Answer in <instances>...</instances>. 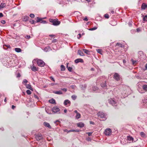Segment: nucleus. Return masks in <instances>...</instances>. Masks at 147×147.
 Returning a JSON list of instances; mask_svg holds the SVG:
<instances>
[{"label": "nucleus", "instance_id": "obj_1", "mask_svg": "<svg viewBox=\"0 0 147 147\" xmlns=\"http://www.w3.org/2000/svg\"><path fill=\"white\" fill-rule=\"evenodd\" d=\"M49 22L52 23V24L55 26H57L60 24V22L58 21L57 19L50 18L49 19Z\"/></svg>", "mask_w": 147, "mask_h": 147}, {"label": "nucleus", "instance_id": "obj_2", "mask_svg": "<svg viewBox=\"0 0 147 147\" xmlns=\"http://www.w3.org/2000/svg\"><path fill=\"white\" fill-rule=\"evenodd\" d=\"M112 133V131L110 128L106 129L104 132V134L105 135L109 136L111 135Z\"/></svg>", "mask_w": 147, "mask_h": 147}, {"label": "nucleus", "instance_id": "obj_3", "mask_svg": "<svg viewBox=\"0 0 147 147\" xmlns=\"http://www.w3.org/2000/svg\"><path fill=\"white\" fill-rule=\"evenodd\" d=\"M37 64L39 66L41 67H43L45 64V63L44 62L40 59H39L37 60Z\"/></svg>", "mask_w": 147, "mask_h": 147}, {"label": "nucleus", "instance_id": "obj_4", "mask_svg": "<svg viewBox=\"0 0 147 147\" xmlns=\"http://www.w3.org/2000/svg\"><path fill=\"white\" fill-rule=\"evenodd\" d=\"M114 78L117 81H119L120 79L119 75L117 73H115L113 76Z\"/></svg>", "mask_w": 147, "mask_h": 147}, {"label": "nucleus", "instance_id": "obj_5", "mask_svg": "<svg viewBox=\"0 0 147 147\" xmlns=\"http://www.w3.org/2000/svg\"><path fill=\"white\" fill-rule=\"evenodd\" d=\"M98 117H99L100 118H105V114L103 113V112H99L97 114Z\"/></svg>", "mask_w": 147, "mask_h": 147}, {"label": "nucleus", "instance_id": "obj_6", "mask_svg": "<svg viewBox=\"0 0 147 147\" xmlns=\"http://www.w3.org/2000/svg\"><path fill=\"white\" fill-rule=\"evenodd\" d=\"M109 101L110 103L112 105L114 106H116L117 105V102L113 99L111 98L109 100Z\"/></svg>", "mask_w": 147, "mask_h": 147}, {"label": "nucleus", "instance_id": "obj_7", "mask_svg": "<svg viewBox=\"0 0 147 147\" xmlns=\"http://www.w3.org/2000/svg\"><path fill=\"white\" fill-rule=\"evenodd\" d=\"M37 140L39 141L42 138V137L41 134H38L35 136Z\"/></svg>", "mask_w": 147, "mask_h": 147}, {"label": "nucleus", "instance_id": "obj_8", "mask_svg": "<svg viewBox=\"0 0 147 147\" xmlns=\"http://www.w3.org/2000/svg\"><path fill=\"white\" fill-rule=\"evenodd\" d=\"M52 111L53 112L55 113H57L60 111V110L59 108L57 107H53L52 109Z\"/></svg>", "mask_w": 147, "mask_h": 147}, {"label": "nucleus", "instance_id": "obj_9", "mask_svg": "<svg viewBox=\"0 0 147 147\" xmlns=\"http://www.w3.org/2000/svg\"><path fill=\"white\" fill-rule=\"evenodd\" d=\"M29 17L27 16H24L22 17V20L24 22H27L29 19Z\"/></svg>", "mask_w": 147, "mask_h": 147}, {"label": "nucleus", "instance_id": "obj_10", "mask_svg": "<svg viewBox=\"0 0 147 147\" xmlns=\"http://www.w3.org/2000/svg\"><path fill=\"white\" fill-rule=\"evenodd\" d=\"M75 62L76 63H78L79 62L82 63L83 62V60L81 59H78L75 60Z\"/></svg>", "mask_w": 147, "mask_h": 147}, {"label": "nucleus", "instance_id": "obj_11", "mask_svg": "<svg viewBox=\"0 0 147 147\" xmlns=\"http://www.w3.org/2000/svg\"><path fill=\"white\" fill-rule=\"evenodd\" d=\"M77 125L78 127L81 128L84 127V123L81 122L77 123Z\"/></svg>", "mask_w": 147, "mask_h": 147}, {"label": "nucleus", "instance_id": "obj_12", "mask_svg": "<svg viewBox=\"0 0 147 147\" xmlns=\"http://www.w3.org/2000/svg\"><path fill=\"white\" fill-rule=\"evenodd\" d=\"M43 124L44 126L49 127V128H51V127L49 123H47L46 122H44L43 123Z\"/></svg>", "mask_w": 147, "mask_h": 147}, {"label": "nucleus", "instance_id": "obj_13", "mask_svg": "<svg viewBox=\"0 0 147 147\" xmlns=\"http://www.w3.org/2000/svg\"><path fill=\"white\" fill-rule=\"evenodd\" d=\"M53 92L55 94H63L61 90L59 91H54Z\"/></svg>", "mask_w": 147, "mask_h": 147}, {"label": "nucleus", "instance_id": "obj_14", "mask_svg": "<svg viewBox=\"0 0 147 147\" xmlns=\"http://www.w3.org/2000/svg\"><path fill=\"white\" fill-rule=\"evenodd\" d=\"M147 7V5H146L144 3H143L142 5L141 8L142 9L144 10Z\"/></svg>", "mask_w": 147, "mask_h": 147}, {"label": "nucleus", "instance_id": "obj_15", "mask_svg": "<svg viewBox=\"0 0 147 147\" xmlns=\"http://www.w3.org/2000/svg\"><path fill=\"white\" fill-rule=\"evenodd\" d=\"M32 70L35 71L38 70V68L34 66H33L32 67H31Z\"/></svg>", "mask_w": 147, "mask_h": 147}, {"label": "nucleus", "instance_id": "obj_16", "mask_svg": "<svg viewBox=\"0 0 147 147\" xmlns=\"http://www.w3.org/2000/svg\"><path fill=\"white\" fill-rule=\"evenodd\" d=\"M78 53L80 56H83L84 55V53L80 50H78Z\"/></svg>", "mask_w": 147, "mask_h": 147}, {"label": "nucleus", "instance_id": "obj_17", "mask_svg": "<svg viewBox=\"0 0 147 147\" xmlns=\"http://www.w3.org/2000/svg\"><path fill=\"white\" fill-rule=\"evenodd\" d=\"M71 103L68 100H65L64 102V104L65 105H67L68 104H70Z\"/></svg>", "mask_w": 147, "mask_h": 147}, {"label": "nucleus", "instance_id": "obj_18", "mask_svg": "<svg viewBox=\"0 0 147 147\" xmlns=\"http://www.w3.org/2000/svg\"><path fill=\"white\" fill-rule=\"evenodd\" d=\"M26 88L28 89H30V90L33 91V89L32 88L31 85L30 84H27L26 86Z\"/></svg>", "mask_w": 147, "mask_h": 147}, {"label": "nucleus", "instance_id": "obj_19", "mask_svg": "<svg viewBox=\"0 0 147 147\" xmlns=\"http://www.w3.org/2000/svg\"><path fill=\"white\" fill-rule=\"evenodd\" d=\"M6 6V4L5 3H1L0 5V9L3 8Z\"/></svg>", "mask_w": 147, "mask_h": 147}, {"label": "nucleus", "instance_id": "obj_20", "mask_svg": "<svg viewBox=\"0 0 147 147\" xmlns=\"http://www.w3.org/2000/svg\"><path fill=\"white\" fill-rule=\"evenodd\" d=\"M15 51L17 53L20 52L22 51V50L21 49L18 48H15Z\"/></svg>", "mask_w": 147, "mask_h": 147}, {"label": "nucleus", "instance_id": "obj_21", "mask_svg": "<svg viewBox=\"0 0 147 147\" xmlns=\"http://www.w3.org/2000/svg\"><path fill=\"white\" fill-rule=\"evenodd\" d=\"M49 102L51 103L54 104L55 103V101L53 99H52L49 100Z\"/></svg>", "mask_w": 147, "mask_h": 147}, {"label": "nucleus", "instance_id": "obj_22", "mask_svg": "<svg viewBox=\"0 0 147 147\" xmlns=\"http://www.w3.org/2000/svg\"><path fill=\"white\" fill-rule=\"evenodd\" d=\"M83 50L85 53L88 55L89 54V51L88 50L86 49H83Z\"/></svg>", "mask_w": 147, "mask_h": 147}, {"label": "nucleus", "instance_id": "obj_23", "mask_svg": "<svg viewBox=\"0 0 147 147\" xmlns=\"http://www.w3.org/2000/svg\"><path fill=\"white\" fill-rule=\"evenodd\" d=\"M101 87L104 88H105L106 86V82H103L102 83H101Z\"/></svg>", "mask_w": 147, "mask_h": 147}, {"label": "nucleus", "instance_id": "obj_24", "mask_svg": "<svg viewBox=\"0 0 147 147\" xmlns=\"http://www.w3.org/2000/svg\"><path fill=\"white\" fill-rule=\"evenodd\" d=\"M138 57L140 58H141V56L142 55H143V52L142 51H139L138 53Z\"/></svg>", "mask_w": 147, "mask_h": 147}, {"label": "nucleus", "instance_id": "obj_25", "mask_svg": "<svg viewBox=\"0 0 147 147\" xmlns=\"http://www.w3.org/2000/svg\"><path fill=\"white\" fill-rule=\"evenodd\" d=\"M143 89L146 91H147V85H144L142 86Z\"/></svg>", "mask_w": 147, "mask_h": 147}, {"label": "nucleus", "instance_id": "obj_26", "mask_svg": "<svg viewBox=\"0 0 147 147\" xmlns=\"http://www.w3.org/2000/svg\"><path fill=\"white\" fill-rule=\"evenodd\" d=\"M42 18H39L38 17L37 18V20H36V22H40L42 20Z\"/></svg>", "mask_w": 147, "mask_h": 147}, {"label": "nucleus", "instance_id": "obj_27", "mask_svg": "<svg viewBox=\"0 0 147 147\" xmlns=\"http://www.w3.org/2000/svg\"><path fill=\"white\" fill-rule=\"evenodd\" d=\"M68 63L67 64V68L68 70L69 71H72V68L71 67H68Z\"/></svg>", "mask_w": 147, "mask_h": 147}, {"label": "nucleus", "instance_id": "obj_28", "mask_svg": "<svg viewBox=\"0 0 147 147\" xmlns=\"http://www.w3.org/2000/svg\"><path fill=\"white\" fill-rule=\"evenodd\" d=\"M80 114L79 113H78L77 114H76V119H78L80 118Z\"/></svg>", "mask_w": 147, "mask_h": 147}, {"label": "nucleus", "instance_id": "obj_29", "mask_svg": "<svg viewBox=\"0 0 147 147\" xmlns=\"http://www.w3.org/2000/svg\"><path fill=\"white\" fill-rule=\"evenodd\" d=\"M140 135L141 137H145V134L143 132H141L140 133Z\"/></svg>", "mask_w": 147, "mask_h": 147}, {"label": "nucleus", "instance_id": "obj_30", "mask_svg": "<svg viewBox=\"0 0 147 147\" xmlns=\"http://www.w3.org/2000/svg\"><path fill=\"white\" fill-rule=\"evenodd\" d=\"M143 20L144 21L147 22V15H145L143 18Z\"/></svg>", "mask_w": 147, "mask_h": 147}, {"label": "nucleus", "instance_id": "obj_31", "mask_svg": "<svg viewBox=\"0 0 147 147\" xmlns=\"http://www.w3.org/2000/svg\"><path fill=\"white\" fill-rule=\"evenodd\" d=\"M61 71H64L65 70V67L63 65H61Z\"/></svg>", "mask_w": 147, "mask_h": 147}, {"label": "nucleus", "instance_id": "obj_32", "mask_svg": "<svg viewBox=\"0 0 147 147\" xmlns=\"http://www.w3.org/2000/svg\"><path fill=\"white\" fill-rule=\"evenodd\" d=\"M71 97L73 100H75L77 96L74 95H73L71 96Z\"/></svg>", "mask_w": 147, "mask_h": 147}, {"label": "nucleus", "instance_id": "obj_33", "mask_svg": "<svg viewBox=\"0 0 147 147\" xmlns=\"http://www.w3.org/2000/svg\"><path fill=\"white\" fill-rule=\"evenodd\" d=\"M26 92L27 93V94H28V95L30 94L31 93V91L29 90H27Z\"/></svg>", "mask_w": 147, "mask_h": 147}, {"label": "nucleus", "instance_id": "obj_34", "mask_svg": "<svg viewBox=\"0 0 147 147\" xmlns=\"http://www.w3.org/2000/svg\"><path fill=\"white\" fill-rule=\"evenodd\" d=\"M97 27H94L93 28H91L89 29V30H96L97 29Z\"/></svg>", "mask_w": 147, "mask_h": 147}, {"label": "nucleus", "instance_id": "obj_35", "mask_svg": "<svg viewBox=\"0 0 147 147\" xmlns=\"http://www.w3.org/2000/svg\"><path fill=\"white\" fill-rule=\"evenodd\" d=\"M128 139L130 141H133V138L129 136L128 138Z\"/></svg>", "mask_w": 147, "mask_h": 147}, {"label": "nucleus", "instance_id": "obj_36", "mask_svg": "<svg viewBox=\"0 0 147 147\" xmlns=\"http://www.w3.org/2000/svg\"><path fill=\"white\" fill-rule=\"evenodd\" d=\"M97 52L98 53H99V54H101L102 52V51L101 49H98L97 50Z\"/></svg>", "mask_w": 147, "mask_h": 147}, {"label": "nucleus", "instance_id": "obj_37", "mask_svg": "<svg viewBox=\"0 0 147 147\" xmlns=\"http://www.w3.org/2000/svg\"><path fill=\"white\" fill-rule=\"evenodd\" d=\"M29 16L31 18H34V15L33 14H31Z\"/></svg>", "mask_w": 147, "mask_h": 147}, {"label": "nucleus", "instance_id": "obj_38", "mask_svg": "<svg viewBox=\"0 0 147 147\" xmlns=\"http://www.w3.org/2000/svg\"><path fill=\"white\" fill-rule=\"evenodd\" d=\"M41 23H43V24H46V23H47V22L46 21L43 20L42 19V21L41 22Z\"/></svg>", "mask_w": 147, "mask_h": 147}, {"label": "nucleus", "instance_id": "obj_39", "mask_svg": "<svg viewBox=\"0 0 147 147\" xmlns=\"http://www.w3.org/2000/svg\"><path fill=\"white\" fill-rule=\"evenodd\" d=\"M104 17L105 18L108 19L109 18V15L108 14H106L105 15Z\"/></svg>", "mask_w": 147, "mask_h": 147}, {"label": "nucleus", "instance_id": "obj_40", "mask_svg": "<svg viewBox=\"0 0 147 147\" xmlns=\"http://www.w3.org/2000/svg\"><path fill=\"white\" fill-rule=\"evenodd\" d=\"M71 131H76V132H78V131L77 130H69L67 131V132H71Z\"/></svg>", "mask_w": 147, "mask_h": 147}, {"label": "nucleus", "instance_id": "obj_41", "mask_svg": "<svg viewBox=\"0 0 147 147\" xmlns=\"http://www.w3.org/2000/svg\"><path fill=\"white\" fill-rule=\"evenodd\" d=\"M21 76V75H20V74L19 73H18L17 74V76H16V77H17V78H19Z\"/></svg>", "mask_w": 147, "mask_h": 147}, {"label": "nucleus", "instance_id": "obj_42", "mask_svg": "<svg viewBox=\"0 0 147 147\" xmlns=\"http://www.w3.org/2000/svg\"><path fill=\"white\" fill-rule=\"evenodd\" d=\"M34 96L35 98H36L37 99H39L37 95H36L35 94H34Z\"/></svg>", "mask_w": 147, "mask_h": 147}, {"label": "nucleus", "instance_id": "obj_43", "mask_svg": "<svg viewBox=\"0 0 147 147\" xmlns=\"http://www.w3.org/2000/svg\"><path fill=\"white\" fill-rule=\"evenodd\" d=\"M30 22L32 24H34V23L35 22L33 20L30 21Z\"/></svg>", "mask_w": 147, "mask_h": 147}, {"label": "nucleus", "instance_id": "obj_44", "mask_svg": "<svg viewBox=\"0 0 147 147\" xmlns=\"http://www.w3.org/2000/svg\"><path fill=\"white\" fill-rule=\"evenodd\" d=\"M116 45H117V46H119L120 47H122V45L121 44H120L119 43H117V44H116Z\"/></svg>", "mask_w": 147, "mask_h": 147}, {"label": "nucleus", "instance_id": "obj_45", "mask_svg": "<svg viewBox=\"0 0 147 147\" xmlns=\"http://www.w3.org/2000/svg\"><path fill=\"white\" fill-rule=\"evenodd\" d=\"M61 90L63 91H64L65 92H66L67 91V89L65 88H61Z\"/></svg>", "mask_w": 147, "mask_h": 147}, {"label": "nucleus", "instance_id": "obj_46", "mask_svg": "<svg viewBox=\"0 0 147 147\" xmlns=\"http://www.w3.org/2000/svg\"><path fill=\"white\" fill-rule=\"evenodd\" d=\"M28 82V81H27V80H26V79H24V80H23V83H26L27 82Z\"/></svg>", "mask_w": 147, "mask_h": 147}, {"label": "nucleus", "instance_id": "obj_47", "mask_svg": "<svg viewBox=\"0 0 147 147\" xmlns=\"http://www.w3.org/2000/svg\"><path fill=\"white\" fill-rule=\"evenodd\" d=\"M1 22L3 24H5V21L4 20H1Z\"/></svg>", "mask_w": 147, "mask_h": 147}, {"label": "nucleus", "instance_id": "obj_48", "mask_svg": "<svg viewBox=\"0 0 147 147\" xmlns=\"http://www.w3.org/2000/svg\"><path fill=\"white\" fill-rule=\"evenodd\" d=\"M50 78L54 82H55V80L54 79V78L52 77L51 76V77H50Z\"/></svg>", "mask_w": 147, "mask_h": 147}, {"label": "nucleus", "instance_id": "obj_49", "mask_svg": "<svg viewBox=\"0 0 147 147\" xmlns=\"http://www.w3.org/2000/svg\"><path fill=\"white\" fill-rule=\"evenodd\" d=\"M121 94L123 96H125V94H126L125 91L124 90V92L123 93H121Z\"/></svg>", "mask_w": 147, "mask_h": 147}, {"label": "nucleus", "instance_id": "obj_50", "mask_svg": "<svg viewBox=\"0 0 147 147\" xmlns=\"http://www.w3.org/2000/svg\"><path fill=\"white\" fill-rule=\"evenodd\" d=\"M30 35H27L25 37L26 38H30Z\"/></svg>", "mask_w": 147, "mask_h": 147}, {"label": "nucleus", "instance_id": "obj_51", "mask_svg": "<svg viewBox=\"0 0 147 147\" xmlns=\"http://www.w3.org/2000/svg\"><path fill=\"white\" fill-rule=\"evenodd\" d=\"M84 20L87 21H88V19L86 17L85 18H84Z\"/></svg>", "mask_w": 147, "mask_h": 147}, {"label": "nucleus", "instance_id": "obj_52", "mask_svg": "<svg viewBox=\"0 0 147 147\" xmlns=\"http://www.w3.org/2000/svg\"><path fill=\"white\" fill-rule=\"evenodd\" d=\"M88 136H91L92 133L91 132H88Z\"/></svg>", "mask_w": 147, "mask_h": 147}, {"label": "nucleus", "instance_id": "obj_53", "mask_svg": "<svg viewBox=\"0 0 147 147\" xmlns=\"http://www.w3.org/2000/svg\"><path fill=\"white\" fill-rule=\"evenodd\" d=\"M3 13H0V18L3 17Z\"/></svg>", "mask_w": 147, "mask_h": 147}, {"label": "nucleus", "instance_id": "obj_54", "mask_svg": "<svg viewBox=\"0 0 147 147\" xmlns=\"http://www.w3.org/2000/svg\"><path fill=\"white\" fill-rule=\"evenodd\" d=\"M57 41V40L55 39L52 40V42H56Z\"/></svg>", "mask_w": 147, "mask_h": 147}, {"label": "nucleus", "instance_id": "obj_55", "mask_svg": "<svg viewBox=\"0 0 147 147\" xmlns=\"http://www.w3.org/2000/svg\"><path fill=\"white\" fill-rule=\"evenodd\" d=\"M4 46H5L6 47H7L8 48L10 47V46L9 45H4Z\"/></svg>", "mask_w": 147, "mask_h": 147}, {"label": "nucleus", "instance_id": "obj_56", "mask_svg": "<svg viewBox=\"0 0 147 147\" xmlns=\"http://www.w3.org/2000/svg\"><path fill=\"white\" fill-rule=\"evenodd\" d=\"M16 107V106H14L13 105H12V109H14Z\"/></svg>", "mask_w": 147, "mask_h": 147}, {"label": "nucleus", "instance_id": "obj_57", "mask_svg": "<svg viewBox=\"0 0 147 147\" xmlns=\"http://www.w3.org/2000/svg\"><path fill=\"white\" fill-rule=\"evenodd\" d=\"M49 36L52 37H54L55 36V35H54L51 34L49 35Z\"/></svg>", "mask_w": 147, "mask_h": 147}, {"label": "nucleus", "instance_id": "obj_58", "mask_svg": "<svg viewBox=\"0 0 147 147\" xmlns=\"http://www.w3.org/2000/svg\"><path fill=\"white\" fill-rule=\"evenodd\" d=\"M78 35L79 36V37H78V39H79L80 37H81V34H78Z\"/></svg>", "mask_w": 147, "mask_h": 147}, {"label": "nucleus", "instance_id": "obj_59", "mask_svg": "<svg viewBox=\"0 0 147 147\" xmlns=\"http://www.w3.org/2000/svg\"><path fill=\"white\" fill-rule=\"evenodd\" d=\"M136 61H134L133 60H132V63L133 64H134L136 63Z\"/></svg>", "mask_w": 147, "mask_h": 147}, {"label": "nucleus", "instance_id": "obj_60", "mask_svg": "<svg viewBox=\"0 0 147 147\" xmlns=\"http://www.w3.org/2000/svg\"><path fill=\"white\" fill-rule=\"evenodd\" d=\"M74 112L76 113V114H77L78 113V112L77 110H75L74 111Z\"/></svg>", "mask_w": 147, "mask_h": 147}, {"label": "nucleus", "instance_id": "obj_61", "mask_svg": "<svg viewBox=\"0 0 147 147\" xmlns=\"http://www.w3.org/2000/svg\"><path fill=\"white\" fill-rule=\"evenodd\" d=\"M145 67L146 69H147V63L145 65Z\"/></svg>", "mask_w": 147, "mask_h": 147}, {"label": "nucleus", "instance_id": "obj_62", "mask_svg": "<svg viewBox=\"0 0 147 147\" xmlns=\"http://www.w3.org/2000/svg\"><path fill=\"white\" fill-rule=\"evenodd\" d=\"M64 112L65 113H66L67 112V110L66 109H64Z\"/></svg>", "mask_w": 147, "mask_h": 147}, {"label": "nucleus", "instance_id": "obj_63", "mask_svg": "<svg viewBox=\"0 0 147 147\" xmlns=\"http://www.w3.org/2000/svg\"><path fill=\"white\" fill-rule=\"evenodd\" d=\"M57 122H59V120H57V121H55L54 122V123H56Z\"/></svg>", "mask_w": 147, "mask_h": 147}, {"label": "nucleus", "instance_id": "obj_64", "mask_svg": "<svg viewBox=\"0 0 147 147\" xmlns=\"http://www.w3.org/2000/svg\"><path fill=\"white\" fill-rule=\"evenodd\" d=\"M111 12L113 14L114 13V11H111Z\"/></svg>", "mask_w": 147, "mask_h": 147}]
</instances>
